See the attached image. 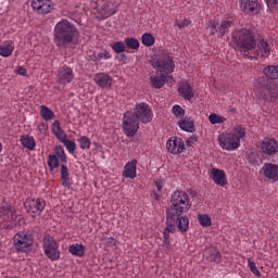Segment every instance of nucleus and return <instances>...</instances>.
Segmentation results:
<instances>
[{
	"label": "nucleus",
	"mask_w": 278,
	"mask_h": 278,
	"mask_svg": "<svg viewBox=\"0 0 278 278\" xmlns=\"http://www.w3.org/2000/svg\"><path fill=\"white\" fill-rule=\"evenodd\" d=\"M125 45L128 49L138 50L140 49V41L134 37H128L125 39Z\"/></svg>",
	"instance_id": "41"
},
{
	"label": "nucleus",
	"mask_w": 278,
	"mask_h": 278,
	"mask_svg": "<svg viewBox=\"0 0 278 278\" xmlns=\"http://www.w3.org/2000/svg\"><path fill=\"white\" fill-rule=\"evenodd\" d=\"M208 121L211 125H220V123H225V121H227V117L218 115L216 113H211L208 115Z\"/></svg>",
	"instance_id": "37"
},
{
	"label": "nucleus",
	"mask_w": 278,
	"mask_h": 278,
	"mask_svg": "<svg viewBox=\"0 0 278 278\" xmlns=\"http://www.w3.org/2000/svg\"><path fill=\"white\" fill-rule=\"evenodd\" d=\"M21 142L23 147H25L29 151H34L36 149V139H34L33 136H29V135L22 136Z\"/></svg>",
	"instance_id": "33"
},
{
	"label": "nucleus",
	"mask_w": 278,
	"mask_h": 278,
	"mask_svg": "<svg viewBox=\"0 0 278 278\" xmlns=\"http://www.w3.org/2000/svg\"><path fill=\"white\" fill-rule=\"evenodd\" d=\"M198 222L201 227H212V217L207 214H199Z\"/></svg>",
	"instance_id": "38"
},
{
	"label": "nucleus",
	"mask_w": 278,
	"mask_h": 278,
	"mask_svg": "<svg viewBox=\"0 0 278 278\" xmlns=\"http://www.w3.org/2000/svg\"><path fill=\"white\" fill-rule=\"evenodd\" d=\"M37 129L38 131L42 135L46 136L47 131H49V124L45 123V122H40L37 125Z\"/></svg>",
	"instance_id": "48"
},
{
	"label": "nucleus",
	"mask_w": 278,
	"mask_h": 278,
	"mask_svg": "<svg viewBox=\"0 0 278 278\" xmlns=\"http://www.w3.org/2000/svg\"><path fill=\"white\" fill-rule=\"evenodd\" d=\"M112 54L108 50H101L93 54V62H101V60H110Z\"/></svg>",
	"instance_id": "39"
},
{
	"label": "nucleus",
	"mask_w": 278,
	"mask_h": 278,
	"mask_svg": "<svg viewBox=\"0 0 278 278\" xmlns=\"http://www.w3.org/2000/svg\"><path fill=\"white\" fill-rule=\"evenodd\" d=\"M177 223H179V215H175V217H170V213L166 212V228L165 231L169 233H175L177 231Z\"/></svg>",
	"instance_id": "27"
},
{
	"label": "nucleus",
	"mask_w": 278,
	"mask_h": 278,
	"mask_svg": "<svg viewBox=\"0 0 278 278\" xmlns=\"http://www.w3.org/2000/svg\"><path fill=\"white\" fill-rule=\"evenodd\" d=\"M31 8L37 14H49L53 10V1L31 0Z\"/></svg>",
	"instance_id": "15"
},
{
	"label": "nucleus",
	"mask_w": 278,
	"mask_h": 278,
	"mask_svg": "<svg viewBox=\"0 0 278 278\" xmlns=\"http://www.w3.org/2000/svg\"><path fill=\"white\" fill-rule=\"evenodd\" d=\"M166 149L173 155H179V153H184L186 143H184V139L179 137H172L166 141Z\"/></svg>",
	"instance_id": "12"
},
{
	"label": "nucleus",
	"mask_w": 278,
	"mask_h": 278,
	"mask_svg": "<svg viewBox=\"0 0 278 278\" xmlns=\"http://www.w3.org/2000/svg\"><path fill=\"white\" fill-rule=\"evenodd\" d=\"M75 79V74L73 73V68L64 65L59 70L58 81L62 86H66V84H71Z\"/></svg>",
	"instance_id": "17"
},
{
	"label": "nucleus",
	"mask_w": 278,
	"mask_h": 278,
	"mask_svg": "<svg viewBox=\"0 0 278 278\" xmlns=\"http://www.w3.org/2000/svg\"><path fill=\"white\" fill-rule=\"evenodd\" d=\"M240 9L245 14H257L260 12V2L257 0H241Z\"/></svg>",
	"instance_id": "19"
},
{
	"label": "nucleus",
	"mask_w": 278,
	"mask_h": 278,
	"mask_svg": "<svg viewBox=\"0 0 278 278\" xmlns=\"http://www.w3.org/2000/svg\"><path fill=\"white\" fill-rule=\"evenodd\" d=\"M177 125L182 131H188L189 134H193V131H195L194 121L190 117L181 118Z\"/></svg>",
	"instance_id": "26"
},
{
	"label": "nucleus",
	"mask_w": 278,
	"mask_h": 278,
	"mask_svg": "<svg viewBox=\"0 0 278 278\" xmlns=\"http://www.w3.org/2000/svg\"><path fill=\"white\" fill-rule=\"evenodd\" d=\"M211 261L212 262H220V252H214L213 255H211Z\"/></svg>",
	"instance_id": "53"
},
{
	"label": "nucleus",
	"mask_w": 278,
	"mask_h": 278,
	"mask_svg": "<svg viewBox=\"0 0 278 278\" xmlns=\"http://www.w3.org/2000/svg\"><path fill=\"white\" fill-rule=\"evenodd\" d=\"M172 112L174 116H176V118H181V116L186 115V110H184V108L177 104L173 106Z\"/></svg>",
	"instance_id": "45"
},
{
	"label": "nucleus",
	"mask_w": 278,
	"mask_h": 278,
	"mask_svg": "<svg viewBox=\"0 0 278 278\" xmlns=\"http://www.w3.org/2000/svg\"><path fill=\"white\" fill-rule=\"evenodd\" d=\"M0 220L2 229H14L16 227L14 211L5 200H0Z\"/></svg>",
	"instance_id": "6"
},
{
	"label": "nucleus",
	"mask_w": 278,
	"mask_h": 278,
	"mask_svg": "<svg viewBox=\"0 0 278 278\" xmlns=\"http://www.w3.org/2000/svg\"><path fill=\"white\" fill-rule=\"evenodd\" d=\"M138 170V160L132 159L128 161L123 170V177H126V179H136V173Z\"/></svg>",
	"instance_id": "21"
},
{
	"label": "nucleus",
	"mask_w": 278,
	"mask_h": 278,
	"mask_svg": "<svg viewBox=\"0 0 278 278\" xmlns=\"http://www.w3.org/2000/svg\"><path fill=\"white\" fill-rule=\"evenodd\" d=\"M151 66L155 68L156 73H165L170 75L175 71V61L170 52H159L151 61Z\"/></svg>",
	"instance_id": "5"
},
{
	"label": "nucleus",
	"mask_w": 278,
	"mask_h": 278,
	"mask_svg": "<svg viewBox=\"0 0 278 278\" xmlns=\"http://www.w3.org/2000/svg\"><path fill=\"white\" fill-rule=\"evenodd\" d=\"M14 244L16 251L25 253L34 244V237L25 231H20L14 236Z\"/></svg>",
	"instance_id": "10"
},
{
	"label": "nucleus",
	"mask_w": 278,
	"mask_h": 278,
	"mask_svg": "<svg viewBox=\"0 0 278 278\" xmlns=\"http://www.w3.org/2000/svg\"><path fill=\"white\" fill-rule=\"evenodd\" d=\"M265 3L267 4L268 10L273 12L274 10L277 9L278 0H265Z\"/></svg>",
	"instance_id": "49"
},
{
	"label": "nucleus",
	"mask_w": 278,
	"mask_h": 278,
	"mask_svg": "<svg viewBox=\"0 0 278 278\" xmlns=\"http://www.w3.org/2000/svg\"><path fill=\"white\" fill-rule=\"evenodd\" d=\"M140 129V122L136 118L134 113L127 111L123 115V131L127 138H134Z\"/></svg>",
	"instance_id": "7"
},
{
	"label": "nucleus",
	"mask_w": 278,
	"mask_h": 278,
	"mask_svg": "<svg viewBox=\"0 0 278 278\" xmlns=\"http://www.w3.org/2000/svg\"><path fill=\"white\" fill-rule=\"evenodd\" d=\"M248 266L251 273L255 275V277H262V273H260V269H257V265L255 264V261H253L252 258H248Z\"/></svg>",
	"instance_id": "44"
},
{
	"label": "nucleus",
	"mask_w": 278,
	"mask_h": 278,
	"mask_svg": "<svg viewBox=\"0 0 278 278\" xmlns=\"http://www.w3.org/2000/svg\"><path fill=\"white\" fill-rule=\"evenodd\" d=\"M42 248L49 260L52 262L60 260V244H58V241L51 235L45 236Z\"/></svg>",
	"instance_id": "8"
},
{
	"label": "nucleus",
	"mask_w": 278,
	"mask_h": 278,
	"mask_svg": "<svg viewBox=\"0 0 278 278\" xmlns=\"http://www.w3.org/2000/svg\"><path fill=\"white\" fill-rule=\"evenodd\" d=\"M263 75L270 81L278 79V65H267L263 68Z\"/></svg>",
	"instance_id": "29"
},
{
	"label": "nucleus",
	"mask_w": 278,
	"mask_h": 278,
	"mask_svg": "<svg viewBox=\"0 0 278 278\" xmlns=\"http://www.w3.org/2000/svg\"><path fill=\"white\" fill-rule=\"evenodd\" d=\"M208 27L211 29L212 36H215V34L219 36H225L227 31H229V28L233 27V22L229 20H223L220 23L216 21H211L208 23Z\"/></svg>",
	"instance_id": "11"
},
{
	"label": "nucleus",
	"mask_w": 278,
	"mask_h": 278,
	"mask_svg": "<svg viewBox=\"0 0 278 278\" xmlns=\"http://www.w3.org/2000/svg\"><path fill=\"white\" fill-rule=\"evenodd\" d=\"M24 205L27 212L31 214H38V212L45 211V206L47 205V203L40 199H37V200L28 199L25 201Z\"/></svg>",
	"instance_id": "18"
},
{
	"label": "nucleus",
	"mask_w": 278,
	"mask_h": 278,
	"mask_svg": "<svg viewBox=\"0 0 278 278\" xmlns=\"http://www.w3.org/2000/svg\"><path fill=\"white\" fill-rule=\"evenodd\" d=\"M40 115L43 121H53L55 118V113L47 105L40 106Z\"/></svg>",
	"instance_id": "34"
},
{
	"label": "nucleus",
	"mask_w": 278,
	"mask_h": 278,
	"mask_svg": "<svg viewBox=\"0 0 278 278\" xmlns=\"http://www.w3.org/2000/svg\"><path fill=\"white\" fill-rule=\"evenodd\" d=\"M256 88H261V90H267L269 94L277 92V83L275 80H270L268 77L261 76L255 81Z\"/></svg>",
	"instance_id": "16"
},
{
	"label": "nucleus",
	"mask_w": 278,
	"mask_h": 278,
	"mask_svg": "<svg viewBox=\"0 0 278 278\" xmlns=\"http://www.w3.org/2000/svg\"><path fill=\"white\" fill-rule=\"evenodd\" d=\"M112 49L115 53H123L125 51V43L123 41L114 42Z\"/></svg>",
	"instance_id": "47"
},
{
	"label": "nucleus",
	"mask_w": 278,
	"mask_h": 278,
	"mask_svg": "<svg viewBox=\"0 0 278 278\" xmlns=\"http://www.w3.org/2000/svg\"><path fill=\"white\" fill-rule=\"evenodd\" d=\"M155 188H156L157 192H162V188H164V180H162V179L156 180Z\"/></svg>",
	"instance_id": "52"
},
{
	"label": "nucleus",
	"mask_w": 278,
	"mask_h": 278,
	"mask_svg": "<svg viewBox=\"0 0 278 278\" xmlns=\"http://www.w3.org/2000/svg\"><path fill=\"white\" fill-rule=\"evenodd\" d=\"M152 197L155 201H160V194H157V192H152Z\"/></svg>",
	"instance_id": "56"
},
{
	"label": "nucleus",
	"mask_w": 278,
	"mask_h": 278,
	"mask_svg": "<svg viewBox=\"0 0 278 278\" xmlns=\"http://www.w3.org/2000/svg\"><path fill=\"white\" fill-rule=\"evenodd\" d=\"M141 42L144 47H153L155 45V38L151 33H146L141 36Z\"/></svg>",
	"instance_id": "36"
},
{
	"label": "nucleus",
	"mask_w": 278,
	"mask_h": 278,
	"mask_svg": "<svg viewBox=\"0 0 278 278\" xmlns=\"http://www.w3.org/2000/svg\"><path fill=\"white\" fill-rule=\"evenodd\" d=\"M60 142L64 144L70 153H75V149H77V144L75 143V141H71L65 137L64 139H61Z\"/></svg>",
	"instance_id": "42"
},
{
	"label": "nucleus",
	"mask_w": 278,
	"mask_h": 278,
	"mask_svg": "<svg viewBox=\"0 0 278 278\" xmlns=\"http://www.w3.org/2000/svg\"><path fill=\"white\" fill-rule=\"evenodd\" d=\"M132 115L139 123H142L143 125H147V123H151V121H153V111L151 110V106L144 102H140L135 105Z\"/></svg>",
	"instance_id": "9"
},
{
	"label": "nucleus",
	"mask_w": 278,
	"mask_h": 278,
	"mask_svg": "<svg viewBox=\"0 0 278 278\" xmlns=\"http://www.w3.org/2000/svg\"><path fill=\"white\" fill-rule=\"evenodd\" d=\"M170 207L167 208L169 216L175 218V216H181L192 207V202H190V197L186 191L176 190L170 197Z\"/></svg>",
	"instance_id": "4"
},
{
	"label": "nucleus",
	"mask_w": 278,
	"mask_h": 278,
	"mask_svg": "<svg viewBox=\"0 0 278 278\" xmlns=\"http://www.w3.org/2000/svg\"><path fill=\"white\" fill-rule=\"evenodd\" d=\"M15 73L17 75H21L22 77H27V68H25L24 66H17L15 68Z\"/></svg>",
	"instance_id": "51"
},
{
	"label": "nucleus",
	"mask_w": 278,
	"mask_h": 278,
	"mask_svg": "<svg viewBox=\"0 0 278 278\" xmlns=\"http://www.w3.org/2000/svg\"><path fill=\"white\" fill-rule=\"evenodd\" d=\"M55 153L59 156V160L63 162V164H66V152H64V148H62V146H58L55 148Z\"/></svg>",
	"instance_id": "46"
},
{
	"label": "nucleus",
	"mask_w": 278,
	"mask_h": 278,
	"mask_svg": "<svg viewBox=\"0 0 278 278\" xmlns=\"http://www.w3.org/2000/svg\"><path fill=\"white\" fill-rule=\"evenodd\" d=\"M163 240H170V232L164 230L163 231Z\"/></svg>",
	"instance_id": "55"
},
{
	"label": "nucleus",
	"mask_w": 278,
	"mask_h": 278,
	"mask_svg": "<svg viewBox=\"0 0 278 278\" xmlns=\"http://www.w3.org/2000/svg\"><path fill=\"white\" fill-rule=\"evenodd\" d=\"M261 151L264 155H277L278 141L275 138H264L261 143Z\"/></svg>",
	"instance_id": "14"
},
{
	"label": "nucleus",
	"mask_w": 278,
	"mask_h": 278,
	"mask_svg": "<svg viewBox=\"0 0 278 278\" xmlns=\"http://www.w3.org/2000/svg\"><path fill=\"white\" fill-rule=\"evenodd\" d=\"M52 134L56 136L58 140H63L66 138V135L64 134V129H62V126L60 124V121L55 119L51 125Z\"/></svg>",
	"instance_id": "30"
},
{
	"label": "nucleus",
	"mask_w": 278,
	"mask_h": 278,
	"mask_svg": "<svg viewBox=\"0 0 278 278\" xmlns=\"http://www.w3.org/2000/svg\"><path fill=\"white\" fill-rule=\"evenodd\" d=\"M263 173L267 179H270V181H277L278 180V165L273 163H265L263 165Z\"/></svg>",
	"instance_id": "23"
},
{
	"label": "nucleus",
	"mask_w": 278,
	"mask_h": 278,
	"mask_svg": "<svg viewBox=\"0 0 278 278\" xmlns=\"http://www.w3.org/2000/svg\"><path fill=\"white\" fill-rule=\"evenodd\" d=\"M1 151H3V146L0 142V153H1Z\"/></svg>",
	"instance_id": "59"
},
{
	"label": "nucleus",
	"mask_w": 278,
	"mask_h": 278,
	"mask_svg": "<svg viewBox=\"0 0 278 278\" xmlns=\"http://www.w3.org/2000/svg\"><path fill=\"white\" fill-rule=\"evenodd\" d=\"M166 81H169V84H175V79H173V76L165 74L164 72H161V74H155L150 76V84L152 88L160 89L164 87V84Z\"/></svg>",
	"instance_id": "13"
},
{
	"label": "nucleus",
	"mask_w": 278,
	"mask_h": 278,
	"mask_svg": "<svg viewBox=\"0 0 278 278\" xmlns=\"http://www.w3.org/2000/svg\"><path fill=\"white\" fill-rule=\"evenodd\" d=\"M263 99L264 101L270 102L273 101V96H264Z\"/></svg>",
	"instance_id": "57"
},
{
	"label": "nucleus",
	"mask_w": 278,
	"mask_h": 278,
	"mask_svg": "<svg viewBox=\"0 0 278 278\" xmlns=\"http://www.w3.org/2000/svg\"><path fill=\"white\" fill-rule=\"evenodd\" d=\"M247 129L242 125H236L230 132H223L217 137L218 144L224 151L240 149V142L244 140Z\"/></svg>",
	"instance_id": "3"
},
{
	"label": "nucleus",
	"mask_w": 278,
	"mask_h": 278,
	"mask_svg": "<svg viewBox=\"0 0 278 278\" xmlns=\"http://www.w3.org/2000/svg\"><path fill=\"white\" fill-rule=\"evenodd\" d=\"M48 166H49L50 170H55V168H58V166H60V163L58 161V155L50 154L48 156Z\"/></svg>",
	"instance_id": "43"
},
{
	"label": "nucleus",
	"mask_w": 278,
	"mask_h": 278,
	"mask_svg": "<svg viewBox=\"0 0 278 278\" xmlns=\"http://www.w3.org/2000/svg\"><path fill=\"white\" fill-rule=\"evenodd\" d=\"M177 227L181 233L186 232L190 227V219H188V216L180 215L177 222Z\"/></svg>",
	"instance_id": "35"
},
{
	"label": "nucleus",
	"mask_w": 278,
	"mask_h": 278,
	"mask_svg": "<svg viewBox=\"0 0 278 278\" xmlns=\"http://www.w3.org/2000/svg\"><path fill=\"white\" fill-rule=\"evenodd\" d=\"M192 21L190 20H182V21H176V25L179 29H184V27H188Z\"/></svg>",
	"instance_id": "50"
},
{
	"label": "nucleus",
	"mask_w": 278,
	"mask_h": 278,
	"mask_svg": "<svg viewBox=\"0 0 278 278\" xmlns=\"http://www.w3.org/2000/svg\"><path fill=\"white\" fill-rule=\"evenodd\" d=\"M211 175L214 184H216L217 186H222V188L225 187V185L227 184V176L225 175V172L223 169L213 168L211 170Z\"/></svg>",
	"instance_id": "24"
},
{
	"label": "nucleus",
	"mask_w": 278,
	"mask_h": 278,
	"mask_svg": "<svg viewBox=\"0 0 278 278\" xmlns=\"http://www.w3.org/2000/svg\"><path fill=\"white\" fill-rule=\"evenodd\" d=\"M61 179L63 188H71V174H68V167L61 165Z\"/></svg>",
	"instance_id": "31"
},
{
	"label": "nucleus",
	"mask_w": 278,
	"mask_h": 278,
	"mask_svg": "<svg viewBox=\"0 0 278 278\" xmlns=\"http://www.w3.org/2000/svg\"><path fill=\"white\" fill-rule=\"evenodd\" d=\"M163 247L165 249H170V239H163Z\"/></svg>",
	"instance_id": "54"
},
{
	"label": "nucleus",
	"mask_w": 278,
	"mask_h": 278,
	"mask_svg": "<svg viewBox=\"0 0 278 278\" xmlns=\"http://www.w3.org/2000/svg\"><path fill=\"white\" fill-rule=\"evenodd\" d=\"M178 93L180 97L185 98L186 101H191L192 97H194V91L192 87L188 83H182L178 88Z\"/></svg>",
	"instance_id": "25"
},
{
	"label": "nucleus",
	"mask_w": 278,
	"mask_h": 278,
	"mask_svg": "<svg viewBox=\"0 0 278 278\" xmlns=\"http://www.w3.org/2000/svg\"><path fill=\"white\" fill-rule=\"evenodd\" d=\"M98 10L102 18H110V16H113V14H116L114 2L109 0H104Z\"/></svg>",
	"instance_id": "22"
},
{
	"label": "nucleus",
	"mask_w": 278,
	"mask_h": 278,
	"mask_svg": "<svg viewBox=\"0 0 278 278\" xmlns=\"http://www.w3.org/2000/svg\"><path fill=\"white\" fill-rule=\"evenodd\" d=\"M68 252L76 257H84L86 255V250H84V244L73 243L70 245Z\"/></svg>",
	"instance_id": "32"
},
{
	"label": "nucleus",
	"mask_w": 278,
	"mask_h": 278,
	"mask_svg": "<svg viewBox=\"0 0 278 278\" xmlns=\"http://www.w3.org/2000/svg\"><path fill=\"white\" fill-rule=\"evenodd\" d=\"M118 60H119V62H123V60H127V55L126 54H121L118 56Z\"/></svg>",
	"instance_id": "58"
},
{
	"label": "nucleus",
	"mask_w": 278,
	"mask_h": 278,
	"mask_svg": "<svg viewBox=\"0 0 278 278\" xmlns=\"http://www.w3.org/2000/svg\"><path fill=\"white\" fill-rule=\"evenodd\" d=\"M79 38V30L68 20L63 18L53 28L54 45L60 49H66L68 45H75Z\"/></svg>",
	"instance_id": "2"
},
{
	"label": "nucleus",
	"mask_w": 278,
	"mask_h": 278,
	"mask_svg": "<svg viewBox=\"0 0 278 278\" xmlns=\"http://www.w3.org/2000/svg\"><path fill=\"white\" fill-rule=\"evenodd\" d=\"M77 142L79 143V147L83 151L90 149L92 144V141H90V138H88L87 136H81L80 138H78Z\"/></svg>",
	"instance_id": "40"
},
{
	"label": "nucleus",
	"mask_w": 278,
	"mask_h": 278,
	"mask_svg": "<svg viewBox=\"0 0 278 278\" xmlns=\"http://www.w3.org/2000/svg\"><path fill=\"white\" fill-rule=\"evenodd\" d=\"M14 53V42L4 41L0 43V55L1 58H10Z\"/></svg>",
	"instance_id": "28"
},
{
	"label": "nucleus",
	"mask_w": 278,
	"mask_h": 278,
	"mask_svg": "<svg viewBox=\"0 0 278 278\" xmlns=\"http://www.w3.org/2000/svg\"><path fill=\"white\" fill-rule=\"evenodd\" d=\"M94 84L99 86L100 88H112V76H110L108 73H97L93 77Z\"/></svg>",
	"instance_id": "20"
},
{
	"label": "nucleus",
	"mask_w": 278,
	"mask_h": 278,
	"mask_svg": "<svg viewBox=\"0 0 278 278\" xmlns=\"http://www.w3.org/2000/svg\"><path fill=\"white\" fill-rule=\"evenodd\" d=\"M231 45L233 49L240 51L249 60H253L254 58L255 60H264L270 55V46H268V42L260 40L256 46L253 33L249 28L238 30L232 36Z\"/></svg>",
	"instance_id": "1"
}]
</instances>
